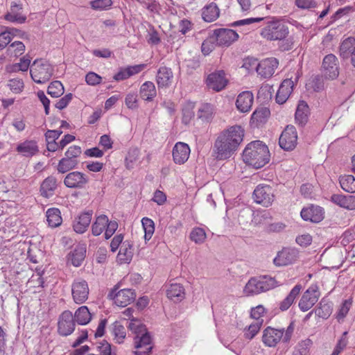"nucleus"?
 <instances>
[{
	"mask_svg": "<svg viewBox=\"0 0 355 355\" xmlns=\"http://www.w3.org/2000/svg\"><path fill=\"white\" fill-rule=\"evenodd\" d=\"M116 290L117 288H114L108 294V297L114 300L116 306L125 307L135 300L136 295L132 290L122 289L116 293Z\"/></svg>",
	"mask_w": 355,
	"mask_h": 355,
	"instance_id": "nucleus-10",
	"label": "nucleus"
},
{
	"mask_svg": "<svg viewBox=\"0 0 355 355\" xmlns=\"http://www.w3.org/2000/svg\"><path fill=\"white\" fill-rule=\"evenodd\" d=\"M355 48V38L352 37H347L343 40L340 46V55L343 59H347L352 54Z\"/></svg>",
	"mask_w": 355,
	"mask_h": 355,
	"instance_id": "nucleus-41",
	"label": "nucleus"
},
{
	"mask_svg": "<svg viewBox=\"0 0 355 355\" xmlns=\"http://www.w3.org/2000/svg\"><path fill=\"white\" fill-rule=\"evenodd\" d=\"M289 34L288 26L282 20L272 17L268 20L261 29V36L269 41L285 40Z\"/></svg>",
	"mask_w": 355,
	"mask_h": 355,
	"instance_id": "nucleus-3",
	"label": "nucleus"
},
{
	"mask_svg": "<svg viewBox=\"0 0 355 355\" xmlns=\"http://www.w3.org/2000/svg\"><path fill=\"white\" fill-rule=\"evenodd\" d=\"M46 220L51 227H56L62 223L60 211L57 208H50L46 211Z\"/></svg>",
	"mask_w": 355,
	"mask_h": 355,
	"instance_id": "nucleus-42",
	"label": "nucleus"
},
{
	"mask_svg": "<svg viewBox=\"0 0 355 355\" xmlns=\"http://www.w3.org/2000/svg\"><path fill=\"white\" fill-rule=\"evenodd\" d=\"M112 4V0H94L90 2L91 7L98 10H107Z\"/></svg>",
	"mask_w": 355,
	"mask_h": 355,
	"instance_id": "nucleus-57",
	"label": "nucleus"
},
{
	"mask_svg": "<svg viewBox=\"0 0 355 355\" xmlns=\"http://www.w3.org/2000/svg\"><path fill=\"white\" fill-rule=\"evenodd\" d=\"M220 15V10L217 4L212 2L202 9V17L207 22L216 20Z\"/></svg>",
	"mask_w": 355,
	"mask_h": 355,
	"instance_id": "nucleus-32",
	"label": "nucleus"
},
{
	"mask_svg": "<svg viewBox=\"0 0 355 355\" xmlns=\"http://www.w3.org/2000/svg\"><path fill=\"white\" fill-rule=\"evenodd\" d=\"M92 216V211H87L76 218L73 223L74 231L79 234L84 233L91 223Z\"/></svg>",
	"mask_w": 355,
	"mask_h": 355,
	"instance_id": "nucleus-28",
	"label": "nucleus"
},
{
	"mask_svg": "<svg viewBox=\"0 0 355 355\" xmlns=\"http://www.w3.org/2000/svg\"><path fill=\"white\" fill-rule=\"evenodd\" d=\"M298 258V251L295 248H283L273 259L275 266H283L291 264Z\"/></svg>",
	"mask_w": 355,
	"mask_h": 355,
	"instance_id": "nucleus-16",
	"label": "nucleus"
},
{
	"mask_svg": "<svg viewBox=\"0 0 355 355\" xmlns=\"http://www.w3.org/2000/svg\"><path fill=\"white\" fill-rule=\"evenodd\" d=\"M276 280L268 276H259L250 278L243 289L247 296L258 295L277 287Z\"/></svg>",
	"mask_w": 355,
	"mask_h": 355,
	"instance_id": "nucleus-4",
	"label": "nucleus"
},
{
	"mask_svg": "<svg viewBox=\"0 0 355 355\" xmlns=\"http://www.w3.org/2000/svg\"><path fill=\"white\" fill-rule=\"evenodd\" d=\"M173 80V73L171 68L166 67L159 68L156 76V83L159 89L169 87Z\"/></svg>",
	"mask_w": 355,
	"mask_h": 355,
	"instance_id": "nucleus-22",
	"label": "nucleus"
},
{
	"mask_svg": "<svg viewBox=\"0 0 355 355\" xmlns=\"http://www.w3.org/2000/svg\"><path fill=\"white\" fill-rule=\"evenodd\" d=\"M284 329H277L272 327H267L262 336L263 343L268 347H275L282 340Z\"/></svg>",
	"mask_w": 355,
	"mask_h": 355,
	"instance_id": "nucleus-21",
	"label": "nucleus"
},
{
	"mask_svg": "<svg viewBox=\"0 0 355 355\" xmlns=\"http://www.w3.org/2000/svg\"><path fill=\"white\" fill-rule=\"evenodd\" d=\"M295 5L302 10H310L318 7L315 0H295Z\"/></svg>",
	"mask_w": 355,
	"mask_h": 355,
	"instance_id": "nucleus-56",
	"label": "nucleus"
},
{
	"mask_svg": "<svg viewBox=\"0 0 355 355\" xmlns=\"http://www.w3.org/2000/svg\"><path fill=\"white\" fill-rule=\"evenodd\" d=\"M81 148L78 146H71L65 152L64 155L71 159H78L81 155Z\"/></svg>",
	"mask_w": 355,
	"mask_h": 355,
	"instance_id": "nucleus-63",
	"label": "nucleus"
},
{
	"mask_svg": "<svg viewBox=\"0 0 355 355\" xmlns=\"http://www.w3.org/2000/svg\"><path fill=\"white\" fill-rule=\"evenodd\" d=\"M331 201L340 207L349 210L355 209V196L333 194L331 196Z\"/></svg>",
	"mask_w": 355,
	"mask_h": 355,
	"instance_id": "nucleus-27",
	"label": "nucleus"
},
{
	"mask_svg": "<svg viewBox=\"0 0 355 355\" xmlns=\"http://www.w3.org/2000/svg\"><path fill=\"white\" fill-rule=\"evenodd\" d=\"M320 296L319 288L316 284H311L303 293L298 306L302 311H307L318 302Z\"/></svg>",
	"mask_w": 355,
	"mask_h": 355,
	"instance_id": "nucleus-6",
	"label": "nucleus"
},
{
	"mask_svg": "<svg viewBox=\"0 0 355 355\" xmlns=\"http://www.w3.org/2000/svg\"><path fill=\"white\" fill-rule=\"evenodd\" d=\"M137 101V95L135 93H130L127 94L125 99V105L128 108L132 110L138 107Z\"/></svg>",
	"mask_w": 355,
	"mask_h": 355,
	"instance_id": "nucleus-62",
	"label": "nucleus"
},
{
	"mask_svg": "<svg viewBox=\"0 0 355 355\" xmlns=\"http://www.w3.org/2000/svg\"><path fill=\"white\" fill-rule=\"evenodd\" d=\"M112 333L116 343H123L126 333L124 327L120 322L116 321L112 324Z\"/></svg>",
	"mask_w": 355,
	"mask_h": 355,
	"instance_id": "nucleus-46",
	"label": "nucleus"
},
{
	"mask_svg": "<svg viewBox=\"0 0 355 355\" xmlns=\"http://www.w3.org/2000/svg\"><path fill=\"white\" fill-rule=\"evenodd\" d=\"M140 97L146 101H152L157 96L155 84L151 81H146L139 89Z\"/></svg>",
	"mask_w": 355,
	"mask_h": 355,
	"instance_id": "nucleus-35",
	"label": "nucleus"
},
{
	"mask_svg": "<svg viewBox=\"0 0 355 355\" xmlns=\"http://www.w3.org/2000/svg\"><path fill=\"white\" fill-rule=\"evenodd\" d=\"M31 58L26 55L20 59V62L19 63L15 64L12 67V71H26L31 64Z\"/></svg>",
	"mask_w": 355,
	"mask_h": 355,
	"instance_id": "nucleus-53",
	"label": "nucleus"
},
{
	"mask_svg": "<svg viewBox=\"0 0 355 355\" xmlns=\"http://www.w3.org/2000/svg\"><path fill=\"white\" fill-rule=\"evenodd\" d=\"M133 256L132 245L129 241H125L122 243L118 254L119 259L122 262H129Z\"/></svg>",
	"mask_w": 355,
	"mask_h": 355,
	"instance_id": "nucleus-43",
	"label": "nucleus"
},
{
	"mask_svg": "<svg viewBox=\"0 0 355 355\" xmlns=\"http://www.w3.org/2000/svg\"><path fill=\"white\" fill-rule=\"evenodd\" d=\"M107 223H108V217L102 214L96 218V220L92 225V232L94 236H99L105 229Z\"/></svg>",
	"mask_w": 355,
	"mask_h": 355,
	"instance_id": "nucleus-44",
	"label": "nucleus"
},
{
	"mask_svg": "<svg viewBox=\"0 0 355 355\" xmlns=\"http://www.w3.org/2000/svg\"><path fill=\"white\" fill-rule=\"evenodd\" d=\"M309 115V107L308 104L301 101L299 102L296 112H295V121L301 126L304 125L308 121Z\"/></svg>",
	"mask_w": 355,
	"mask_h": 355,
	"instance_id": "nucleus-33",
	"label": "nucleus"
},
{
	"mask_svg": "<svg viewBox=\"0 0 355 355\" xmlns=\"http://www.w3.org/2000/svg\"><path fill=\"white\" fill-rule=\"evenodd\" d=\"M207 85L209 89L216 92L223 89L227 85L224 71H218L209 74L207 78Z\"/></svg>",
	"mask_w": 355,
	"mask_h": 355,
	"instance_id": "nucleus-20",
	"label": "nucleus"
},
{
	"mask_svg": "<svg viewBox=\"0 0 355 355\" xmlns=\"http://www.w3.org/2000/svg\"><path fill=\"white\" fill-rule=\"evenodd\" d=\"M244 129L233 125L222 131L215 141L213 152L218 160L230 158L238 150L243 140Z\"/></svg>",
	"mask_w": 355,
	"mask_h": 355,
	"instance_id": "nucleus-1",
	"label": "nucleus"
},
{
	"mask_svg": "<svg viewBox=\"0 0 355 355\" xmlns=\"http://www.w3.org/2000/svg\"><path fill=\"white\" fill-rule=\"evenodd\" d=\"M253 101V94L250 91H245L238 95L236 107L241 112H248L250 110Z\"/></svg>",
	"mask_w": 355,
	"mask_h": 355,
	"instance_id": "nucleus-24",
	"label": "nucleus"
},
{
	"mask_svg": "<svg viewBox=\"0 0 355 355\" xmlns=\"http://www.w3.org/2000/svg\"><path fill=\"white\" fill-rule=\"evenodd\" d=\"M309 89H312L314 92H320L324 88V81L322 76L317 75L312 76L306 84Z\"/></svg>",
	"mask_w": 355,
	"mask_h": 355,
	"instance_id": "nucleus-49",
	"label": "nucleus"
},
{
	"mask_svg": "<svg viewBox=\"0 0 355 355\" xmlns=\"http://www.w3.org/2000/svg\"><path fill=\"white\" fill-rule=\"evenodd\" d=\"M64 86L60 81L55 80L50 83L47 89V93L53 98H58L63 94Z\"/></svg>",
	"mask_w": 355,
	"mask_h": 355,
	"instance_id": "nucleus-47",
	"label": "nucleus"
},
{
	"mask_svg": "<svg viewBox=\"0 0 355 355\" xmlns=\"http://www.w3.org/2000/svg\"><path fill=\"white\" fill-rule=\"evenodd\" d=\"M75 329L73 315L70 311H64L60 316L58 321V332L61 336H67L71 334Z\"/></svg>",
	"mask_w": 355,
	"mask_h": 355,
	"instance_id": "nucleus-14",
	"label": "nucleus"
},
{
	"mask_svg": "<svg viewBox=\"0 0 355 355\" xmlns=\"http://www.w3.org/2000/svg\"><path fill=\"white\" fill-rule=\"evenodd\" d=\"M8 86L15 93H19L24 87V83L22 80L14 78L9 80Z\"/></svg>",
	"mask_w": 355,
	"mask_h": 355,
	"instance_id": "nucleus-61",
	"label": "nucleus"
},
{
	"mask_svg": "<svg viewBox=\"0 0 355 355\" xmlns=\"http://www.w3.org/2000/svg\"><path fill=\"white\" fill-rule=\"evenodd\" d=\"M302 286L300 284L295 286L289 294L279 303V309L282 311L288 310L293 304L297 296L300 294Z\"/></svg>",
	"mask_w": 355,
	"mask_h": 355,
	"instance_id": "nucleus-37",
	"label": "nucleus"
},
{
	"mask_svg": "<svg viewBox=\"0 0 355 355\" xmlns=\"http://www.w3.org/2000/svg\"><path fill=\"white\" fill-rule=\"evenodd\" d=\"M299 78L300 73L297 71V73H295V78L291 76L282 83L276 94V101L277 103L283 104L286 101L292 93L293 88L295 84L298 81Z\"/></svg>",
	"mask_w": 355,
	"mask_h": 355,
	"instance_id": "nucleus-8",
	"label": "nucleus"
},
{
	"mask_svg": "<svg viewBox=\"0 0 355 355\" xmlns=\"http://www.w3.org/2000/svg\"><path fill=\"white\" fill-rule=\"evenodd\" d=\"M135 355H150L153 348L151 345V338L149 333L146 332L141 336L139 335L135 338Z\"/></svg>",
	"mask_w": 355,
	"mask_h": 355,
	"instance_id": "nucleus-18",
	"label": "nucleus"
},
{
	"mask_svg": "<svg viewBox=\"0 0 355 355\" xmlns=\"http://www.w3.org/2000/svg\"><path fill=\"white\" fill-rule=\"evenodd\" d=\"M333 302L326 297L322 298L316 308L314 309V313L319 318L327 319L333 311Z\"/></svg>",
	"mask_w": 355,
	"mask_h": 355,
	"instance_id": "nucleus-29",
	"label": "nucleus"
},
{
	"mask_svg": "<svg viewBox=\"0 0 355 355\" xmlns=\"http://www.w3.org/2000/svg\"><path fill=\"white\" fill-rule=\"evenodd\" d=\"M16 151L26 157H31L39 152V147L35 140H25L17 144Z\"/></svg>",
	"mask_w": 355,
	"mask_h": 355,
	"instance_id": "nucleus-25",
	"label": "nucleus"
},
{
	"mask_svg": "<svg viewBox=\"0 0 355 355\" xmlns=\"http://www.w3.org/2000/svg\"><path fill=\"white\" fill-rule=\"evenodd\" d=\"M190 239L197 244L204 243L206 239V233L202 228H194L190 233Z\"/></svg>",
	"mask_w": 355,
	"mask_h": 355,
	"instance_id": "nucleus-52",
	"label": "nucleus"
},
{
	"mask_svg": "<svg viewBox=\"0 0 355 355\" xmlns=\"http://www.w3.org/2000/svg\"><path fill=\"white\" fill-rule=\"evenodd\" d=\"M254 201L264 207L272 205L274 200L273 189L269 185H258L253 192Z\"/></svg>",
	"mask_w": 355,
	"mask_h": 355,
	"instance_id": "nucleus-9",
	"label": "nucleus"
},
{
	"mask_svg": "<svg viewBox=\"0 0 355 355\" xmlns=\"http://www.w3.org/2000/svg\"><path fill=\"white\" fill-rule=\"evenodd\" d=\"M243 161L255 168L264 166L270 160L267 146L261 141H254L247 145L243 152Z\"/></svg>",
	"mask_w": 355,
	"mask_h": 355,
	"instance_id": "nucleus-2",
	"label": "nucleus"
},
{
	"mask_svg": "<svg viewBox=\"0 0 355 355\" xmlns=\"http://www.w3.org/2000/svg\"><path fill=\"white\" fill-rule=\"evenodd\" d=\"M311 344L310 339L302 340L295 347L293 355H308Z\"/></svg>",
	"mask_w": 355,
	"mask_h": 355,
	"instance_id": "nucleus-51",
	"label": "nucleus"
},
{
	"mask_svg": "<svg viewBox=\"0 0 355 355\" xmlns=\"http://www.w3.org/2000/svg\"><path fill=\"white\" fill-rule=\"evenodd\" d=\"M213 35L218 46H228L239 38V35L236 31L224 28L215 29Z\"/></svg>",
	"mask_w": 355,
	"mask_h": 355,
	"instance_id": "nucleus-12",
	"label": "nucleus"
},
{
	"mask_svg": "<svg viewBox=\"0 0 355 355\" xmlns=\"http://www.w3.org/2000/svg\"><path fill=\"white\" fill-rule=\"evenodd\" d=\"M91 318L92 315L86 306L78 308L73 315L74 320L80 325L87 324L91 320Z\"/></svg>",
	"mask_w": 355,
	"mask_h": 355,
	"instance_id": "nucleus-40",
	"label": "nucleus"
},
{
	"mask_svg": "<svg viewBox=\"0 0 355 355\" xmlns=\"http://www.w3.org/2000/svg\"><path fill=\"white\" fill-rule=\"evenodd\" d=\"M322 67L324 75L327 78L333 80L339 75L338 59L334 54H328L324 58Z\"/></svg>",
	"mask_w": 355,
	"mask_h": 355,
	"instance_id": "nucleus-15",
	"label": "nucleus"
},
{
	"mask_svg": "<svg viewBox=\"0 0 355 355\" xmlns=\"http://www.w3.org/2000/svg\"><path fill=\"white\" fill-rule=\"evenodd\" d=\"M21 9L22 6L21 4H17L15 2L12 3L10 11L5 15V19L11 22L24 23L26 20V17L19 12Z\"/></svg>",
	"mask_w": 355,
	"mask_h": 355,
	"instance_id": "nucleus-30",
	"label": "nucleus"
},
{
	"mask_svg": "<svg viewBox=\"0 0 355 355\" xmlns=\"http://www.w3.org/2000/svg\"><path fill=\"white\" fill-rule=\"evenodd\" d=\"M166 295L174 302H181L185 297L184 288L180 284H171L166 289Z\"/></svg>",
	"mask_w": 355,
	"mask_h": 355,
	"instance_id": "nucleus-31",
	"label": "nucleus"
},
{
	"mask_svg": "<svg viewBox=\"0 0 355 355\" xmlns=\"http://www.w3.org/2000/svg\"><path fill=\"white\" fill-rule=\"evenodd\" d=\"M97 348L101 355H116L115 348L106 340L100 343Z\"/></svg>",
	"mask_w": 355,
	"mask_h": 355,
	"instance_id": "nucleus-54",
	"label": "nucleus"
},
{
	"mask_svg": "<svg viewBox=\"0 0 355 355\" xmlns=\"http://www.w3.org/2000/svg\"><path fill=\"white\" fill-rule=\"evenodd\" d=\"M78 164V159H71L64 155V157L59 161L57 166V171L60 173H65L76 168Z\"/></svg>",
	"mask_w": 355,
	"mask_h": 355,
	"instance_id": "nucleus-38",
	"label": "nucleus"
},
{
	"mask_svg": "<svg viewBox=\"0 0 355 355\" xmlns=\"http://www.w3.org/2000/svg\"><path fill=\"white\" fill-rule=\"evenodd\" d=\"M351 299L345 300L343 301L336 315V318L338 322L343 321V319L346 317L351 308Z\"/></svg>",
	"mask_w": 355,
	"mask_h": 355,
	"instance_id": "nucleus-50",
	"label": "nucleus"
},
{
	"mask_svg": "<svg viewBox=\"0 0 355 355\" xmlns=\"http://www.w3.org/2000/svg\"><path fill=\"white\" fill-rule=\"evenodd\" d=\"M279 65V61L275 58H269L261 60L257 66L256 70L259 75L264 78H270Z\"/></svg>",
	"mask_w": 355,
	"mask_h": 355,
	"instance_id": "nucleus-17",
	"label": "nucleus"
},
{
	"mask_svg": "<svg viewBox=\"0 0 355 355\" xmlns=\"http://www.w3.org/2000/svg\"><path fill=\"white\" fill-rule=\"evenodd\" d=\"M88 182V177L79 171L70 172L64 179V184L71 189H83Z\"/></svg>",
	"mask_w": 355,
	"mask_h": 355,
	"instance_id": "nucleus-13",
	"label": "nucleus"
},
{
	"mask_svg": "<svg viewBox=\"0 0 355 355\" xmlns=\"http://www.w3.org/2000/svg\"><path fill=\"white\" fill-rule=\"evenodd\" d=\"M297 142V134L296 129L293 125H288L282 132L279 139V146L284 150H293Z\"/></svg>",
	"mask_w": 355,
	"mask_h": 355,
	"instance_id": "nucleus-7",
	"label": "nucleus"
},
{
	"mask_svg": "<svg viewBox=\"0 0 355 355\" xmlns=\"http://www.w3.org/2000/svg\"><path fill=\"white\" fill-rule=\"evenodd\" d=\"M57 188V179L53 176H49L43 180L40 186L41 195L49 198L53 195Z\"/></svg>",
	"mask_w": 355,
	"mask_h": 355,
	"instance_id": "nucleus-34",
	"label": "nucleus"
},
{
	"mask_svg": "<svg viewBox=\"0 0 355 355\" xmlns=\"http://www.w3.org/2000/svg\"><path fill=\"white\" fill-rule=\"evenodd\" d=\"M339 182L341 188L346 192H355V177L352 175H345L340 176Z\"/></svg>",
	"mask_w": 355,
	"mask_h": 355,
	"instance_id": "nucleus-45",
	"label": "nucleus"
},
{
	"mask_svg": "<svg viewBox=\"0 0 355 355\" xmlns=\"http://www.w3.org/2000/svg\"><path fill=\"white\" fill-rule=\"evenodd\" d=\"M72 94L69 93L66 94L64 96H63L56 102L55 107L60 110H63L69 105V103L72 100Z\"/></svg>",
	"mask_w": 355,
	"mask_h": 355,
	"instance_id": "nucleus-64",
	"label": "nucleus"
},
{
	"mask_svg": "<svg viewBox=\"0 0 355 355\" xmlns=\"http://www.w3.org/2000/svg\"><path fill=\"white\" fill-rule=\"evenodd\" d=\"M215 42L216 40L212 34L202 42L201 46L202 53L204 55L209 54L214 49Z\"/></svg>",
	"mask_w": 355,
	"mask_h": 355,
	"instance_id": "nucleus-55",
	"label": "nucleus"
},
{
	"mask_svg": "<svg viewBox=\"0 0 355 355\" xmlns=\"http://www.w3.org/2000/svg\"><path fill=\"white\" fill-rule=\"evenodd\" d=\"M264 19L265 18H263V17H251V18L241 19V20H238V21L233 22L231 24V26H239L250 25L253 23L260 22V21L264 20Z\"/></svg>",
	"mask_w": 355,
	"mask_h": 355,
	"instance_id": "nucleus-60",
	"label": "nucleus"
},
{
	"mask_svg": "<svg viewBox=\"0 0 355 355\" xmlns=\"http://www.w3.org/2000/svg\"><path fill=\"white\" fill-rule=\"evenodd\" d=\"M347 334V331H345L343 334L342 337L339 339L331 355H338L343 350V349L346 347V345L347 344V340L346 338Z\"/></svg>",
	"mask_w": 355,
	"mask_h": 355,
	"instance_id": "nucleus-59",
	"label": "nucleus"
},
{
	"mask_svg": "<svg viewBox=\"0 0 355 355\" xmlns=\"http://www.w3.org/2000/svg\"><path fill=\"white\" fill-rule=\"evenodd\" d=\"M53 72L52 65L46 60L37 59L31 66L30 73L34 82L43 84L49 80Z\"/></svg>",
	"mask_w": 355,
	"mask_h": 355,
	"instance_id": "nucleus-5",
	"label": "nucleus"
},
{
	"mask_svg": "<svg viewBox=\"0 0 355 355\" xmlns=\"http://www.w3.org/2000/svg\"><path fill=\"white\" fill-rule=\"evenodd\" d=\"M89 286L87 282L81 279H76L71 285V293L76 304H82L88 299Z\"/></svg>",
	"mask_w": 355,
	"mask_h": 355,
	"instance_id": "nucleus-11",
	"label": "nucleus"
},
{
	"mask_svg": "<svg viewBox=\"0 0 355 355\" xmlns=\"http://www.w3.org/2000/svg\"><path fill=\"white\" fill-rule=\"evenodd\" d=\"M324 214V209L320 206L315 205L303 208L300 213L301 217L303 220L315 223L323 220Z\"/></svg>",
	"mask_w": 355,
	"mask_h": 355,
	"instance_id": "nucleus-19",
	"label": "nucleus"
},
{
	"mask_svg": "<svg viewBox=\"0 0 355 355\" xmlns=\"http://www.w3.org/2000/svg\"><path fill=\"white\" fill-rule=\"evenodd\" d=\"M87 248L85 243L78 244L69 254L68 260L73 266H80L86 257Z\"/></svg>",
	"mask_w": 355,
	"mask_h": 355,
	"instance_id": "nucleus-26",
	"label": "nucleus"
},
{
	"mask_svg": "<svg viewBox=\"0 0 355 355\" xmlns=\"http://www.w3.org/2000/svg\"><path fill=\"white\" fill-rule=\"evenodd\" d=\"M142 226L144 230V239L149 241L155 232V224L152 219L144 217L141 220Z\"/></svg>",
	"mask_w": 355,
	"mask_h": 355,
	"instance_id": "nucleus-48",
	"label": "nucleus"
},
{
	"mask_svg": "<svg viewBox=\"0 0 355 355\" xmlns=\"http://www.w3.org/2000/svg\"><path fill=\"white\" fill-rule=\"evenodd\" d=\"M270 114V112L268 108L265 107H257L252 114L251 121L255 123L256 125H259L265 123Z\"/></svg>",
	"mask_w": 355,
	"mask_h": 355,
	"instance_id": "nucleus-39",
	"label": "nucleus"
},
{
	"mask_svg": "<svg viewBox=\"0 0 355 355\" xmlns=\"http://www.w3.org/2000/svg\"><path fill=\"white\" fill-rule=\"evenodd\" d=\"M190 148L183 142L175 144L173 149V159L175 164H182L186 162L190 155Z\"/></svg>",
	"mask_w": 355,
	"mask_h": 355,
	"instance_id": "nucleus-23",
	"label": "nucleus"
},
{
	"mask_svg": "<svg viewBox=\"0 0 355 355\" xmlns=\"http://www.w3.org/2000/svg\"><path fill=\"white\" fill-rule=\"evenodd\" d=\"M118 228V223L115 220H109L107 223L105 230V239H109L116 231Z\"/></svg>",
	"mask_w": 355,
	"mask_h": 355,
	"instance_id": "nucleus-58",
	"label": "nucleus"
},
{
	"mask_svg": "<svg viewBox=\"0 0 355 355\" xmlns=\"http://www.w3.org/2000/svg\"><path fill=\"white\" fill-rule=\"evenodd\" d=\"M214 113L213 105L210 103H202L198 108L197 116L202 122L209 123L212 121Z\"/></svg>",
	"mask_w": 355,
	"mask_h": 355,
	"instance_id": "nucleus-36",
	"label": "nucleus"
}]
</instances>
